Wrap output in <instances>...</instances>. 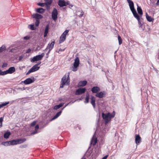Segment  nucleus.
<instances>
[{
	"mask_svg": "<svg viewBox=\"0 0 159 159\" xmlns=\"http://www.w3.org/2000/svg\"><path fill=\"white\" fill-rule=\"evenodd\" d=\"M91 103L92 104L94 108L95 107V98L93 96L91 97Z\"/></svg>",
	"mask_w": 159,
	"mask_h": 159,
	"instance_id": "nucleus-18",
	"label": "nucleus"
},
{
	"mask_svg": "<svg viewBox=\"0 0 159 159\" xmlns=\"http://www.w3.org/2000/svg\"><path fill=\"white\" fill-rule=\"evenodd\" d=\"M38 5L41 6V7H44V5H45V3H39L38 4Z\"/></svg>",
	"mask_w": 159,
	"mask_h": 159,
	"instance_id": "nucleus-41",
	"label": "nucleus"
},
{
	"mask_svg": "<svg viewBox=\"0 0 159 159\" xmlns=\"http://www.w3.org/2000/svg\"><path fill=\"white\" fill-rule=\"evenodd\" d=\"M10 145H15L17 144V139H14L9 141Z\"/></svg>",
	"mask_w": 159,
	"mask_h": 159,
	"instance_id": "nucleus-28",
	"label": "nucleus"
},
{
	"mask_svg": "<svg viewBox=\"0 0 159 159\" xmlns=\"http://www.w3.org/2000/svg\"><path fill=\"white\" fill-rule=\"evenodd\" d=\"M33 18L36 19V20H39L43 18V16L37 13L35 14L32 15Z\"/></svg>",
	"mask_w": 159,
	"mask_h": 159,
	"instance_id": "nucleus-16",
	"label": "nucleus"
},
{
	"mask_svg": "<svg viewBox=\"0 0 159 159\" xmlns=\"http://www.w3.org/2000/svg\"><path fill=\"white\" fill-rule=\"evenodd\" d=\"M69 1L66 2L64 0H59L58 1V4L60 7H62L69 5Z\"/></svg>",
	"mask_w": 159,
	"mask_h": 159,
	"instance_id": "nucleus-7",
	"label": "nucleus"
},
{
	"mask_svg": "<svg viewBox=\"0 0 159 159\" xmlns=\"http://www.w3.org/2000/svg\"><path fill=\"white\" fill-rule=\"evenodd\" d=\"M45 10V9L42 8H37L36 9V11L37 12L41 14H43L44 13Z\"/></svg>",
	"mask_w": 159,
	"mask_h": 159,
	"instance_id": "nucleus-21",
	"label": "nucleus"
},
{
	"mask_svg": "<svg viewBox=\"0 0 159 159\" xmlns=\"http://www.w3.org/2000/svg\"><path fill=\"white\" fill-rule=\"evenodd\" d=\"M106 95V93L104 91L98 92L95 95L96 97L99 98H102Z\"/></svg>",
	"mask_w": 159,
	"mask_h": 159,
	"instance_id": "nucleus-12",
	"label": "nucleus"
},
{
	"mask_svg": "<svg viewBox=\"0 0 159 159\" xmlns=\"http://www.w3.org/2000/svg\"><path fill=\"white\" fill-rule=\"evenodd\" d=\"M77 68H75L74 67V68H73L72 71H76V70H77Z\"/></svg>",
	"mask_w": 159,
	"mask_h": 159,
	"instance_id": "nucleus-49",
	"label": "nucleus"
},
{
	"mask_svg": "<svg viewBox=\"0 0 159 159\" xmlns=\"http://www.w3.org/2000/svg\"><path fill=\"white\" fill-rule=\"evenodd\" d=\"M134 17L135 18L138 20V23L140 25V26H142V24H141L140 21V18L139 16L138 15L137 13L134 15Z\"/></svg>",
	"mask_w": 159,
	"mask_h": 159,
	"instance_id": "nucleus-19",
	"label": "nucleus"
},
{
	"mask_svg": "<svg viewBox=\"0 0 159 159\" xmlns=\"http://www.w3.org/2000/svg\"><path fill=\"white\" fill-rule=\"evenodd\" d=\"M8 74H11L15 71V68L14 66L10 67L8 70H7Z\"/></svg>",
	"mask_w": 159,
	"mask_h": 159,
	"instance_id": "nucleus-17",
	"label": "nucleus"
},
{
	"mask_svg": "<svg viewBox=\"0 0 159 159\" xmlns=\"http://www.w3.org/2000/svg\"><path fill=\"white\" fill-rule=\"evenodd\" d=\"M64 50H62L61 49H59V51L58 52L59 53V52H60H60H62V51H63Z\"/></svg>",
	"mask_w": 159,
	"mask_h": 159,
	"instance_id": "nucleus-53",
	"label": "nucleus"
},
{
	"mask_svg": "<svg viewBox=\"0 0 159 159\" xmlns=\"http://www.w3.org/2000/svg\"><path fill=\"white\" fill-rule=\"evenodd\" d=\"M7 64L6 63H4L3 64V65L2 66V68H4L5 67H6L7 66Z\"/></svg>",
	"mask_w": 159,
	"mask_h": 159,
	"instance_id": "nucleus-43",
	"label": "nucleus"
},
{
	"mask_svg": "<svg viewBox=\"0 0 159 159\" xmlns=\"http://www.w3.org/2000/svg\"><path fill=\"white\" fill-rule=\"evenodd\" d=\"M10 134L11 133L10 132H6L4 134V137L6 139H7L9 138Z\"/></svg>",
	"mask_w": 159,
	"mask_h": 159,
	"instance_id": "nucleus-30",
	"label": "nucleus"
},
{
	"mask_svg": "<svg viewBox=\"0 0 159 159\" xmlns=\"http://www.w3.org/2000/svg\"><path fill=\"white\" fill-rule=\"evenodd\" d=\"M115 112L114 111H113L111 114L110 112L106 114L102 113V117L104 120L105 124H107L111 120V119L115 117Z\"/></svg>",
	"mask_w": 159,
	"mask_h": 159,
	"instance_id": "nucleus-1",
	"label": "nucleus"
},
{
	"mask_svg": "<svg viewBox=\"0 0 159 159\" xmlns=\"http://www.w3.org/2000/svg\"><path fill=\"white\" fill-rule=\"evenodd\" d=\"M30 38L28 36H26L24 37V39L25 40H28L30 39Z\"/></svg>",
	"mask_w": 159,
	"mask_h": 159,
	"instance_id": "nucleus-44",
	"label": "nucleus"
},
{
	"mask_svg": "<svg viewBox=\"0 0 159 159\" xmlns=\"http://www.w3.org/2000/svg\"><path fill=\"white\" fill-rule=\"evenodd\" d=\"M63 104H64L63 103H60V104H59L58 105H57L55 106L54 107V109L55 110H57V109H58L60 108L61 107H62L63 106Z\"/></svg>",
	"mask_w": 159,
	"mask_h": 159,
	"instance_id": "nucleus-31",
	"label": "nucleus"
},
{
	"mask_svg": "<svg viewBox=\"0 0 159 159\" xmlns=\"http://www.w3.org/2000/svg\"><path fill=\"white\" fill-rule=\"evenodd\" d=\"M91 143L93 146L95 145L97 142V139L96 137H93L91 141Z\"/></svg>",
	"mask_w": 159,
	"mask_h": 159,
	"instance_id": "nucleus-23",
	"label": "nucleus"
},
{
	"mask_svg": "<svg viewBox=\"0 0 159 159\" xmlns=\"http://www.w3.org/2000/svg\"><path fill=\"white\" fill-rule=\"evenodd\" d=\"M146 18L148 21L151 22L153 20V19H152L151 16H148L147 13H146Z\"/></svg>",
	"mask_w": 159,
	"mask_h": 159,
	"instance_id": "nucleus-27",
	"label": "nucleus"
},
{
	"mask_svg": "<svg viewBox=\"0 0 159 159\" xmlns=\"http://www.w3.org/2000/svg\"><path fill=\"white\" fill-rule=\"evenodd\" d=\"M69 32V30H66L61 35L59 40L60 44L64 42L66 40V37Z\"/></svg>",
	"mask_w": 159,
	"mask_h": 159,
	"instance_id": "nucleus-4",
	"label": "nucleus"
},
{
	"mask_svg": "<svg viewBox=\"0 0 159 159\" xmlns=\"http://www.w3.org/2000/svg\"><path fill=\"white\" fill-rule=\"evenodd\" d=\"M15 49H12L11 50V52H15Z\"/></svg>",
	"mask_w": 159,
	"mask_h": 159,
	"instance_id": "nucleus-51",
	"label": "nucleus"
},
{
	"mask_svg": "<svg viewBox=\"0 0 159 159\" xmlns=\"http://www.w3.org/2000/svg\"><path fill=\"white\" fill-rule=\"evenodd\" d=\"M1 144H2L5 146H8L10 145L9 141L8 142H2V143Z\"/></svg>",
	"mask_w": 159,
	"mask_h": 159,
	"instance_id": "nucleus-35",
	"label": "nucleus"
},
{
	"mask_svg": "<svg viewBox=\"0 0 159 159\" xmlns=\"http://www.w3.org/2000/svg\"><path fill=\"white\" fill-rule=\"evenodd\" d=\"M6 47L4 45H2L0 48V52H2L5 50Z\"/></svg>",
	"mask_w": 159,
	"mask_h": 159,
	"instance_id": "nucleus-36",
	"label": "nucleus"
},
{
	"mask_svg": "<svg viewBox=\"0 0 159 159\" xmlns=\"http://www.w3.org/2000/svg\"><path fill=\"white\" fill-rule=\"evenodd\" d=\"M55 44V41H52V42L50 43H49L46 48L45 50H47V49H49V51L48 52V53H49L51 51V50L53 48L54 45Z\"/></svg>",
	"mask_w": 159,
	"mask_h": 159,
	"instance_id": "nucleus-11",
	"label": "nucleus"
},
{
	"mask_svg": "<svg viewBox=\"0 0 159 159\" xmlns=\"http://www.w3.org/2000/svg\"><path fill=\"white\" fill-rule=\"evenodd\" d=\"M129 3V6L130 9L133 13V15L137 13L136 10L135 9L134 7V4L133 2L130 0H127Z\"/></svg>",
	"mask_w": 159,
	"mask_h": 159,
	"instance_id": "nucleus-5",
	"label": "nucleus"
},
{
	"mask_svg": "<svg viewBox=\"0 0 159 159\" xmlns=\"http://www.w3.org/2000/svg\"><path fill=\"white\" fill-rule=\"evenodd\" d=\"M80 63V60L78 57H76L74 63V67L75 68H77Z\"/></svg>",
	"mask_w": 159,
	"mask_h": 159,
	"instance_id": "nucleus-14",
	"label": "nucleus"
},
{
	"mask_svg": "<svg viewBox=\"0 0 159 159\" xmlns=\"http://www.w3.org/2000/svg\"><path fill=\"white\" fill-rule=\"evenodd\" d=\"M108 156L109 155L108 154L105 156L104 157H102V159H107Z\"/></svg>",
	"mask_w": 159,
	"mask_h": 159,
	"instance_id": "nucleus-46",
	"label": "nucleus"
},
{
	"mask_svg": "<svg viewBox=\"0 0 159 159\" xmlns=\"http://www.w3.org/2000/svg\"><path fill=\"white\" fill-rule=\"evenodd\" d=\"M100 91V88L98 86H95L93 87L91 89V91L93 93H97Z\"/></svg>",
	"mask_w": 159,
	"mask_h": 159,
	"instance_id": "nucleus-13",
	"label": "nucleus"
},
{
	"mask_svg": "<svg viewBox=\"0 0 159 159\" xmlns=\"http://www.w3.org/2000/svg\"><path fill=\"white\" fill-rule=\"evenodd\" d=\"M87 81H83L80 82L78 83V85L80 87H84L87 84Z\"/></svg>",
	"mask_w": 159,
	"mask_h": 159,
	"instance_id": "nucleus-20",
	"label": "nucleus"
},
{
	"mask_svg": "<svg viewBox=\"0 0 159 159\" xmlns=\"http://www.w3.org/2000/svg\"><path fill=\"white\" fill-rule=\"evenodd\" d=\"M3 121V118L1 117L0 118V128L2 126V122Z\"/></svg>",
	"mask_w": 159,
	"mask_h": 159,
	"instance_id": "nucleus-38",
	"label": "nucleus"
},
{
	"mask_svg": "<svg viewBox=\"0 0 159 159\" xmlns=\"http://www.w3.org/2000/svg\"><path fill=\"white\" fill-rule=\"evenodd\" d=\"M61 111H60L57 112L56 114V115L53 116V118L52 119V120H54V119H56L59 116L61 115Z\"/></svg>",
	"mask_w": 159,
	"mask_h": 159,
	"instance_id": "nucleus-29",
	"label": "nucleus"
},
{
	"mask_svg": "<svg viewBox=\"0 0 159 159\" xmlns=\"http://www.w3.org/2000/svg\"><path fill=\"white\" fill-rule=\"evenodd\" d=\"M118 38L119 44L120 45L122 43V40L121 37L119 35L118 36Z\"/></svg>",
	"mask_w": 159,
	"mask_h": 159,
	"instance_id": "nucleus-34",
	"label": "nucleus"
},
{
	"mask_svg": "<svg viewBox=\"0 0 159 159\" xmlns=\"http://www.w3.org/2000/svg\"><path fill=\"white\" fill-rule=\"evenodd\" d=\"M81 13L80 15L79 16L80 17H82L83 16L84 14V12L83 11H82L81 12Z\"/></svg>",
	"mask_w": 159,
	"mask_h": 159,
	"instance_id": "nucleus-48",
	"label": "nucleus"
},
{
	"mask_svg": "<svg viewBox=\"0 0 159 159\" xmlns=\"http://www.w3.org/2000/svg\"><path fill=\"white\" fill-rule=\"evenodd\" d=\"M58 11L57 9L54 8L53 9L52 15V18L55 21H56L57 18Z\"/></svg>",
	"mask_w": 159,
	"mask_h": 159,
	"instance_id": "nucleus-8",
	"label": "nucleus"
},
{
	"mask_svg": "<svg viewBox=\"0 0 159 159\" xmlns=\"http://www.w3.org/2000/svg\"><path fill=\"white\" fill-rule=\"evenodd\" d=\"M1 70H0V75H1Z\"/></svg>",
	"mask_w": 159,
	"mask_h": 159,
	"instance_id": "nucleus-55",
	"label": "nucleus"
},
{
	"mask_svg": "<svg viewBox=\"0 0 159 159\" xmlns=\"http://www.w3.org/2000/svg\"><path fill=\"white\" fill-rule=\"evenodd\" d=\"M23 58V56H20V57H19V60L20 61L22 60Z\"/></svg>",
	"mask_w": 159,
	"mask_h": 159,
	"instance_id": "nucleus-47",
	"label": "nucleus"
},
{
	"mask_svg": "<svg viewBox=\"0 0 159 159\" xmlns=\"http://www.w3.org/2000/svg\"><path fill=\"white\" fill-rule=\"evenodd\" d=\"M89 94H87L86 97L84 101V102L86 103H88L89 102Z\"/></svg>",
	"mask_w": 159,
	"mask_h": 159,
	"instance_id": "nucleus-33",
	"label": "nucleus"
},
{
	"mask_svg": "<svg viewBox=\"0 0 159 159\" xmlns=\"http://www.w3.org/2000/svg\"><path fill=\"white\" fill-rule=\"evenodd\" d=\"M86 89L85 88H79L77 89L75 92L76 95H79L84 93L86 91Z\"/></svg>",
	"mask_w": 159,
	"mask_h": 159,
	"instance_id": "nucleus-10",
	"label": "nucleus"
},
{
	"mask_svg": "<svg viewBox=\"0 0 159 159\" xmlns=\"http://www.w3.org/2000/svg\"><path fill=\"white\" fill-rule=\"evenodd\" d=\"M31 49L30 48L28 49V50H27L26 52V53H30L31 52Z\"/></svg>",
	"mask_w": 159,
	"mask_h": 159,
	"instance_id": "nucleus-45",
	"label": "nucleus"
},
{
	"mask_svg": "<svg viewBox=\"0 0 159 159\" xmlns=\"http://www.w3.org/2000/svg\"><path fill=\"white\" fill-rule=\"evenodd\" d=\"M135 143L137 144H139L141 141V138L139 135H136L135 139Z\"/></svg>",
	"mask_w": 159,
	"mask_h": 159,
	"instance_id": "nucleus-15",
	"label": "nucleus"
},
{
	"mask_svg": "<svg viewBox=\"0 0 159 159\" xmlns=\"http://www.w3.org/2000/svg\"><path fill=\"white\" fill-rule=\"evenodd\" d=\"M45 4L47 7H49V6L48 5H50L52 2V0H45Z\"/></svg>",
	"mask_w": 159,
	"mask_h": 159,
	"instance_id": "nucleus-26",
	"label": "nucleus"
},
{
	"mask_svg": "<svg viewBox=\"0 0 159 159\" xmlns=\"http://www.w3.org/2000/svg\"><path fill=\"white\" fill-rule=\"evenodd\" d=\"M69 75L70 73L68 72L62 78L60 88H63L65 85H69L70 82Z\"/></svg>",
	"mask_w": 159,
	"mask_h": 159,
	"instance_id": "nucleus-2",
	"label": "nucleus"
},
{
	"mask_svg": "<svg viewBox=\"0 0 159 159\" xmlns=\"http://www.w3.org/2000/svg\"><path fill=\"white\" fill-rule=\"evenodd\" d=\"M49 53H48H48L47 54V55H48V54H49Z\"/></svg>",
	"mask_w": 159,
	"mask_h": 159,
	"instance_id": "nucleus-56",
	"label": "nucleus"
},
{
	"mask_svg": "<svg viewBox=\"0 0 159 159\" xmlns=\"http://www.w3.org/2000/svg\"><path fill=\"white\" fill-rule=\"evenodd\" d=\"M44 53H42L40 55H37L34 57L30 59L31 62H34L35 61H38L42 60L43 57L44 56Z\"/></svg>",
	"mask_w": 159,
	"mask_h": 159,
	"instance_id": "nucleus-6",
	"label": "nucleus"
},
{
	"mask_svg": "<svg viewBox=\"0 0 159 159\" xmlns=\"http://www.w3.org/2000/svg\"><path fill=\"white\" fill-rule=\"evenodd\" d=\"M39 128V126L38 125H36L35 127V129L37 130Z\"/></svg>",
	"mask_w": 159,
	"mask_h": 159,
	"instance_id": "nucleus-50",
	"label": "nucleus"
},
{
	"mask_svg": "<svg viewBox=\"0 0 159 159\" xmlns=\"http://www.w3.org/2000/svg\"><path fill=\"white\" fill-rule=\"evenodd\" d=\"M36 122L35 121H34L31 124V126H33L36 125Z\"/></svg>",
	"mask_w": 159,
	"mask_h": 159,
	"instance_id": "nucleus-42",
	"label": "nucleus"
},
{
	"mask_svg": "<svg viewBox=\"0 0 159 159\" xmlns=\"http://www.w3.org/2000/svg\"><path fill=\"white\" fill-rule=\"evenodd\" d=\"M35 81L34 78V77L32 78H29L25 80L23 82L25 84L27 85L33 83Z\"/></svg>",
	"mask_w": 159,
	"mask_h": 159,
	"instance_id": "nucleus-9",
	"label": "nucleus"
},
{
	"mask_svg": "<svg viewBox=\"0 0 159 159\" xmlns=\"http://www.w3.org/2000/svg\"><path fill=\"white\" fill-rule=\"evenodd\" d=\"M137 10L139 14L141 16H142L143 14L142 10L141 7L139 6H137Z\"/></svg>",
	"mask_w": 159,
	"mask_h": 159,
	"instance_id": "nucleus-24",
	"label": "nucleus"
},
{
	"mask_svg": "<svg viewBox=\"0 0 159 159\" xmlns=\"http://www.w3.org/2000/svg\"><path fill=\"white\" fill-rule=\"evenodd\" d=\"M26 140V139L25 138L17 139V144L22 143Z\"/></svg>",
	"mask_w": 159,
	"mask_h": 159,
	"instance_id": "nucleus-25",
	"label": "nucleus"
},
{
	"mask_svg": "<svg viewBox=\"0 0 159 159\" xmlns=\"http://www.w3.org/2000/svg\"><path fill=\"white\" fill-rule=\"evenodd\" d=\"M39 20H36V22L35 23V25L36 26H38L39 25Z\"/></svg>",
	"mask_w": 159,
	"mask_h": 159,
	"instance_id": "nucleus-39",
	"label": "nucleus"
},
{
	"mask_svg": "<svg viewBox=\"0 0 159 159\" xmlns=\"http://www.w3.org/2000/svg\"><path fill=\"white\" fill-rule=\"evenodd\" d=\"M69 7L70 8V7H72L73 6L72 5H70L69 4Z\"/></svg>",
	"mask_w": 159,
	"mask_h": 159,
	"instance_id": "nucleus-54",
	"label": "nucleus"
},
{
	"mask_svg": "<svg viewBox=\"0 0 159 159\" xmlns=\"http://www.w3.org/2000/svg\"><path fill=\"white\" fill-rule=\"evenodd\" d=\"M156 4L157 5H159V0H158L157 1V2L156 3Z\"/></svg>",
	"mask_w": 159,
	"mask_h": 159,
	"instance_id": "nucleus-52",
	"label": "nucleus"
},
{
	"mask_svg": "<svg viewBox=\"0 0 159 159\" xmlns=\"http://www.w3.org/2000/svg\"><path fill=\"white\" fill-rule=\"evenodd\" d=\"M9 103V102H8L2 103V104H0V109L6 106Z\"/></svg>",
	"mask_w": 159,
	"mask_h": 159,
	"instance_id": "nucleus-32",
	"label": "nucleus"
},
{
	"mask_svg": "<svg viewBox=\"0 0 159 159\" xmlns=\"http://www.w3.org/2000/svg\"><path fill=\"white\" fill-rule=\"evenodd\" d=\"M48 30H49V25H47L46 26L45 29V30H44V37H45L47 36V34H48Z\"/></svg>",
	"mask_w": 159,
	"mask_h": 159,
	"instance_id": "nucleus-22",
	"label": "nucleus"
},
{
	"mask_svg": "<svg viewBox=\"0 0 159 159\" xmlns=\"http://www.w3.org/2000/svg\"><path fill=\"white\" fill-rule=\"evenodd\" d=\"M41 63V62H40V63H37L34 65L30 69V70L27 73L26 75H28L32 72H34L38 70L40 68V67L38 66Z\"/></svg>",
	"mask_w": 159,
	"mask_h": 159,
	"instance_id": "nucleus-3",
	"label": "nucleus"
},
{
	"mask_svg": "<svg viewBox=\"0 0 159 159\" xmlns=\"http://www.w3.org/2000/svg\"><path fill=\"white\" fill-rule=\"evenodd\" d=\"M7 74H8L7 70L4 71H2L1 70V75H4Z\"/></svg>",
	"mask_w": 159,
	"mask_h": 159,
	"instance_id": "nucleus-37",
	"label": "nucleus"
},
{
	"mask_svg": "<svg viewBox=\"0 0 159 159\" xmlns=\"http://www.w3.org/2000/svg\"><path fill=\"white\" fill-rule=\"evenodd\" d=\"M29 26H30V29L32 30H35V27L34 25H30Z\"/></svg>",
	"mask_w": 159,
	"mask_h": 159,
	"instance_id": "nucleus-40",
	"label": "nucleus"
}]
</instances>
